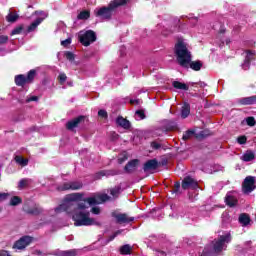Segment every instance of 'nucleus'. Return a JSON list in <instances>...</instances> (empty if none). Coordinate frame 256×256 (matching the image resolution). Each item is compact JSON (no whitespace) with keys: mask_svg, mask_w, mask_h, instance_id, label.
<instances>
[{"mask_svg":"<svg viewBox=\"0 0 256 256\" xmlns=\"http://www.w3.org/2000/svg\"><path fill=\"white\" fill-rule=\"evenodd\" d=\"M84 195V193L68 194L64 198V203L61 204L56 211H64L68 213V215H75V213H77V201H81Z\"/></svg>","mask_w":256,"mask_h":256,"instance_id":"f03ea898","label":"nucleus"},{"mask_svg":"<svg viewBox=\"0 0 256 256\" xmlns=\"http://www.w3.org/2000/svg\"><path fill=\"white\" fill-rule=\"evenodd\" d=\"M190 85H191V87H196V85H198V87H201V88L207 87V84H205V82H201V81L191 82Z\"/></svg>","mask_w":256,"mask_h":256,"instance_id":"8fccbe9b","label":"nucleus"},{"mask_svg":"<svg viewBox=\"0 0 256 256\" xmlns=\"http://www.w3.org/2000/svg\"><path fill=\"white\" fill-rule=\"evenodd\" d=\"M239 223L246 227V225H249L251 223V217H249L246 213H242L239 216Z\"/></svg>","mask_w":256,"mask_h":256,"instance_id":"bb28decb","label":"nucleus"},{"mask_svg":"<svg viewBox=\"0 0 256 256\" xmlns=\"http://www.w3.org/2000/svg\"><path fill=\"white\" fill-rule=\"evenodd\" d=\"M23 29H25V26L20 24L11 31V35H21V33H23Z\"/></svg>","mask_w":256,"mask_h":256,"instance_id":"72a5a7b5","label":"nucleus"},{"mask_svg":"<svg viewBox=\"0 0 256 256\" xmlns=\"http://www.w3.org/2000/svg\"><path fill=\"white\" fill-rule=\"evenodd\" d=\"M21 203H23V199L19 196H13L11 199H10V203L9 205L11 207H17V205H21Z\"/></svg>","mask_w":256,"mask_h":256,"instance_id":"7c9ffc66","label":"nucleus"},{"mask_svg":"<svg viewBox=\"0 0 256 256\" xmlns=\"http://www.w3.org/2000/svg\"><path fill=\"white\" fill-rule=\"evenodd\" d=\"M181 187L184 191H187L188 189L195 191V189H199V182L191 176H185L182 180Z\"/></svg>","mask_w":256,"mask_h":256,"instance_id":"9b49d317","label":"nucleus"},{"mask_svg":"<svg viewBox=\"0 0 256 256\" xmlns=\"http://www.w3.org/2000/svg\"><path fill=\"white\" fill-rule=\"evenodd\" d=\"M136 115H138V117H140V119H145V117H146L144 110H137Z\"/></svg>","mask_w":256,"mask_h":256,"instance_id":"6e6d98bb","label":"nucleus"},{"mask_svg":"<svg viewBox=\"0 0 256 256\" xmlns=\"http://www.w3.org/2000/svg\"><path fill=\"white\" fill-rule=\"evenodd\" d=\"M36 255L41 256L43 255V252L41 250L36 251Z\"/></svg>","mask_w":256,"mask_h":256,"instance_id":"0e129e2a","label":"nucleus"},{"mask_svg":"<svg viewBox=\"0 0 256 256\" xmlns=\"http://www.w3.org/2000/svg\"><path fill=\"white\" fill-rule=\"evenodd\" d=\"M65 57L68 61H75V54H73V52L66 51Z\"/></svg>","mask_w":256,"mask_h":256,"instance_id":"49530a36","label":"nucleus"},{"mask_svg":"<svg viewBox=\"0 0 256 256\" xmlns=\"http://www.w3.org/2000/svg\"><path fill=\"white\" fill-rule=\"evenodd\" d=\"M35 77H37V70H30L26 76V81L28 82V84L33 83V81H35Z\"/></svg>","mask_w":256,"mask_h":256,"instance_id":"c756f323","label":"nucleus"},{"mask_svg":"<svg viewBox=\"0 0 256 256\" xmlns=\"http://www.w3.org/2000/svg\"><path fill=\"white\" fill-rule=\"evenodd\" d=\"M253 159H255V154L251 151L246 152L243 155V161L249 162V161H253Z\"/></svg>","mask_w":256,"mask_h":256,"instance_id":"4c0bfd02","label":"nucleus"},{"mask_svg":"<svg viewBox=\"0 0 256 256\" xmlns=\"http://www.w3.org/2000/svg\"><path fill=\"white\" fill-rule=\"evenodd\" d=\"M25 187H29V179H21L18 184V189H25Z\"/></svg>","mask_w":256,"mask_h":256,"instance_id":"79ce46f5","label":"nucleus"},{"mask_svg":"<svg viewBox=\"0 0 256 256\" xmlns=\"http://www.w3.org/2000/svg\"><path fill=\"white\" fill-rule=\"evenodd\" d=\"M137 167H139V159L130 160L124 167L125 173H135L137 171Z\"/></svg>","mask_w":256,"mask_h":256,"instance_id":"dca6fc26","label":"nucleus"},{"mask_svg":"<svg viewBox=\"0 0 256 256\" xmlns=\"http://www.w3.org/2000/svg\"><path fill=\"white\" fill-rule=\"evenodd\" d=\"M160 165L161 163H159L156 158L150 159L144 163L143 171L145 173H147V171H155V169H159Z\"/></svg>","mask_w":256,"mask_h":256,"instance_id":"2eb2a0df","label":"nucleus"},{"mask_svg":"<svg viewBox=\"0 0 256 256\" xmlns=\"http://www.w3.org/2000/svg\"><path fill=\"white\" fill-rule=\"evenodd\" d=\"M192 69V71H201V68L203 67V62H201V60L198 61H192L190 60L189 64H188V69Z\"/></svg>","mask_w":256,"mask_h":256,"instance_id":"5701e85b","label":"nucleus"},{"mask_svg":"<svg viewBox=\"0 0 256 256\" xmlns=\"http://www.w3.org/2000/svg\"><path fill=\"white\" fill-rule=\"evenodd\" d=\"M219 255L215 250H209L207 248H204L202 254L200 256H217Z\"/></svg>","mask_w":256,"mask_h":256,"instance_id":"58836bf2","label":"nucleus"},{"mask_svg":"<svg viewBox=\"0 0 256 256\" xmlns=\"http://www.w3.org/2000/svg\"><path fill=\"white\" fill-rule=\"evenodd\" d=\"M17 19H19V14H13L10 12L6 16V21H8V23H15L17 21Z\"/></svg>","mask_w":256,"mask_h":256,"instance_id":"f704fd0d","label":"nucleus"},{"mask_svg":"<svg viewBox=\"0 0 256 256\" xmlns=\"http://www.w3.org/2000/svg\"><path fill=\"white\" fill-rule=\"evenodd\" d=\"M161 255H167V253H165V251H160Z\"/></svg>","mask_w":256,"mask_h":256,"instance_id":"774afa93","label":"nucleus"},{"mask_svg":"<svg viewBox=\"0 0 256 256\" xmlns=\"http://www.w3.org/2000/svg\"><path fill=\"white\" fill-rule=\"evenodd\" d=\"M239 145H245L247 143V136H240L237 138Z\"/></svg>","mask_w":256,"mask_h":256,"instance_id":"3c124183","label":"nucleus"},{"mask_svg":"<svg viewBox=\"0 0 256 256\" xmlns=\"http://www.w3.org/2000/svg\"><path fill=\"white\" fill-rule=\"evenodd\" d=\"M98 117H100L101 119H107V117H109V114H107V110H99L98 111Z\"/></svg>","mask_w":256,"mask_h":256,"instance_id":"a18cd8bd","label":"nucleus"},{"mask_svg":"<svg viewBox=\"0 0 256 256\" xmlns=\"http://www.w3.org/2000/svg\"><path fill=\"white\" fill-rule=\"evenodd\" d=\"M111 215L116 219V223H119V225H123V223H133V221H135V217H129L127 213H117L114 211Z\"/></svg>","mask_w":256,"mask_h":256,"instance_id":"f8f14e48","label":"nucleus"},{"mask_svg":"<svg viewBox=\"0 0 256 256\" xmlns=\"http://www.w3.org/2000/svg\"><path fill=\"white\" fill-rule=\"evenodd\" d=\"M33 243V237L31 236H22L19 240H17L12 249H18L19 251H23V249L29 247Z\"/></svg>","mask_w":256,"mask_h":256,"instance_id":"9d476101","label":"nucleus"},{"mask_svg":"<svg viewBox=\"0 0 256 256\" xmlns=\"http://www.w3.org/2000/svg\"><path fill=\"white\" fill-rule=\"evenodd\" d=\"M91 213H93V215H99L101 213V208H99V207H92Z\"/></svg>","mask_w":256,"mask_h":256,"instance_id":"5fc2aeb1","label":"nucleus"},{"mask_svg":"<svg viewBox=\"0 0 256 256\" xmlns=\"http://www.w3.org/2000/svg\"><path fill=\"white\" fill-rule=\"evenodd\" d=\"M225 243H231V234L221 235L212 241L213 251L219 255L225 247Z\"/></svg>","mask_w":256,"mask_h":256,"instance_id":"423d86ee","label":"nucleus"},{"mask_svg":"<svg viewBox=\"0 0 256 256\" xmlns=\"http://www.w3.org/2000/svg\"><path fill=\"white\" fill-rule=\"evenodd\" d=\"M22 209L24 213H27V215H41V213H43V208L37 204L32 207H30L28 204H25Z\"/></svg>","mask_w":256,"mask_h":256,"instance_id":"4468645a","label":"nucleus"},{"mask_svg":"<svg viewBox=\"0 0 256 256\" xmlns=\"http://www.w3.org/2000/svg\"><path fill=\"white\" fill-rule=\"evenodd\" d=\"M71 41H72L71 38H67L66 40H62L61 41L62 47H68L69 45H71Z\"/></svg>","mask_w":256,"mask_h":256,"instance_id":"603ef678","label":"nucleus"},{"mask_svg":"<svg viewBox=\"0 0 256 256\" xmlns=\"http://www.w3.org/2000/svg\"><path fill=\"white\" fill-rule=\"evenodd\" d=\"M255 54L253 53V51L251 50H247L246 51V57L244 59V63L242 65L243 69L247 70L249 69L250 65H251V61L255 60Z\"/></svg>","mask_w":256,"mask_h":256,"instance_id":"f3484780","label":"nucleus"},{"mask_svg":"<svg viewBox=\"0 0 256 256\" xmlns=\"http://www.w3.org/2000/svg\"><path fill=\"white\" fill-rule=\"evenodd\" d=\"M86 120L87 116L85 115H80L76 118H73L66 123V129L68 131H74L75 129H77V127H79V125H84Z\"/></svg>","mask_w":256,"mask_h":256,"instance_id":"1a4fd4ad","label":"nucleus"},{"mask_svg":"<svg viewBox=\"0 0 256 256\" xmlns=\"http://www.w3.org/2000/svg\"><path fill=\"white\" fill-rule=\"evenodd\" d=\"M58 81L61 85H65V81H67V74L65 73H60L58 75Z\"/></svg>","mask_w":256,"mask_h":256,"instance_id":"37998d69","label":"nucleus"},{"mask_svg":"<svg viewBox=\"0 0 256 256\" xmlns=\"http://www.w3.org/2000/svg\"><path fill=\"white\" fill-rule=\"evenodd\" d=\"M200 137H205V131L200 132Z\"/></svg>","mask_w":256,"mask_h":256,"instance_id":"69168bd1","label":"nucleus"},{"mask_svg":"<svg viewBox=\"0 0 256 256\" xmlns=\"http://www.w3.org/2000/svg\"><path fill=\"white\" fill-rule=\"evenodd\" d=\"M15 161L22 167H27V165H29V160L27 158H23L22 156H16Z\"/></svg>","mask_w":256,"mask_h":256,"instance_id":"2f4dec72","label":"nucleus"},{"mask_svg":"<svg viewBox=\"0 0 256 256\" xmlns=\"http://www.w3.org/2000/svg\"><path fill=\"white\" fill-rule=\"evenodd\" d=\"M60 256H77V250H66L59 253Z\"/></svg>","mask_w":256,"mask_h":256,"instance_id":"e433bc0d","label":"nucleus"},{"mask_svg":"<svg viewBox=\"0 0 256 256\" xmlns=\"http://www.w3.org/2000/svg\"><path fill=\"white\" fill-rule=\"evenodd\" d=\"M7 197H9L8 193H1L0 192V201H6Z\"/></svg>","mask_w":256,"mask_h":256,"instance_id":"13d9d810","label":"nucleus"},{"mask_svg":"<svg viewBox=\"0 0 256 256\" xmlns=\"http://www.w3.org/2000/svg\"><path fill=\"white\" fill-rule=\"evenodd\" d=\"M191 114V105L185 102L181 108V117L182 119H187Z\"/></svg>","mask_w":256,"mask_h":256,"instance_id":"4be33fe9","label":"nucleus"},{"mask_svg":"<svg viewBox=\"0 0 256 256\" xmlns=\"http://www.w3.org/2000/svg\"><path fill=\"white\" fill-rule=\"evenodd\" d=\"M32 101H39V97L31 96V97L26 99V103H31Z\"/></svg>","mask_w":256,"mask_h":256,"instance_id":"4d7b16f0","label":"nucleus"},{"mask_svg":"<svg viewBox=\"0 0 256 256\" xmlns=\"http://www.w3.org/2000/svg\"><path fill=\"white\" fill-rule=\"evenodd\" d=\"M172 86L174 89H179L180 91H189V86L183 82L173 81Z\"/></svg>","mask_w":256,"mask_h":256,"instance_id":"a878e982","label":"nucleus"},{"mask_svg":"<svg viewBox=\"0 0 256 256\" xmlns=\"http://www.w3.org/2000/svg\"><path fill=\"white\" fill-rule=\"evenodd\" d=\"M174 55L180 67H183L184 69H189V63L191 62L192 56L191 51H189V48H187V44H185V42L179 40L175 44Z\"/></svg>","mask_w":256,"mask_h":256,"instance_id":"f257e3e1","label":"nucleus"},{"mask_svg":"<svg viewBox=\"0 0 256 256\" xmlns=\"http://www.w3.org/2000/svg\"><path fill=\"white\" fill-rule=\"evenodd\" d=\"M239 105H256V95L238 99Z\"/></svg>","mask_w":256,"mask_h":256,"instance_id":"6ab92c4d","label":"nucleus"},{"mask_svg":"<svg viewBox=\"0 0 256 256\" xmlns=\"http://www.w3.org/2000/svg\"><path fill=\"white\" fill-rule=\"evenodd\" d=\"M127 159H129V154H127V152H122L118 158V163L119 165H123V163H125V161H127Z\"/></svg>","mask_w":256,"mask_h":256,"instance_id":"c9c22d12","label":"nucleus"},{"mask_svg":"<svg viewBox=\"0 0 256 256\" xmlns=\"http://www.w3.org/2000/svg\"><path fill=\"white\" fill-rule=\"evenodd\" d=\"M9 41V36L1 35L0 36V45H4V43H7Z\"/></svg>","mask_w":256,"mask_h":256,"instance_id":"864d4df0","label":"nucleus"},{"mask_svg":"<svg viewBox=\"0 0 256 256\" xmlns=\"http://www.w3.org/2000/svg\"><path fill=\"white\" fill-rule=\"evenodd\" d=\"M109 175H114L113 171H109V170H101L99 172L96 173V179H101V177H109Z\"/></svg>","mask_w":256,"mask_h":256,"instance_id":"473e14b6","label":"nucleus"},{"mask_svg":"<svg viewBox=\"0 0 256 256\" xmlns=\"http://www.w3.org/2000/svg\"><path fill=\"white\" fill-rule=\"evenodd\" d=\"M91 17V11L83 10L77 15L79 21H87Z\"/></svg>","mask_w":256,"mask_h":256,"instance_id":"cd10ccee","label":"nucleus"},{"mask_svg":"<svg viewBox=\"0 0 256 256\" xmlns=\"http://www.w3.org/2000/svg\"><path fill=\"white\" fill-rule=\"evenodd\" d=\"M139 103H140L139 99L130 100V105H139Z\"/></svg>","mask_w":256,"mask_h":256,"instance_id":"680f3d73","label":"nucleus"},{"mask_svg":"<svg viewBox=\"0 0 256 256\" xmlns=\"http://www.w3.org/2000/svg\"><path fill=\"white\" fill-rule=\"evenodd\" d=\"M79 189H83L81 181L66 182L58 186V191H79Z\"/></svg>","mask_w":256,"mask_h":256,"instance_id":"6e6552de","label":"nucleus"},{"mask_svg":"<svg viewBox=\"0 0 256 256\" xmlns=\"http://www.w3.org/2000/svg\"><path fill=\"white\" fill-rule=\"evenodd\" d=\"M116 123L119 127H122V129H131V122L126 118H123V116H118Z\"/></svg>","mask_w":256,"mask_h":256,"instance_id":"412c9836","label":"nucleus"},{"mask_svg":"<svg viewBox=\"0 0 256 256\" xmlns=\"http://www.w3.org/2000/svg\"><path fill=\"white\" fill-rule=\"evenodd\" d=\"M79 41L84 45V47H89L91 43H95L97 41V34H95V31L93 30H88L79 37Z\"/></svg>","mask_w":256,"mask_h":256,"instance_id":"0eeeda50","label":"nucleus"},{"mask_svg":"<svg viewBox=\"0 0 256 256\" xmlns=\"http://www.w3.org/2000/svg\"><path fill=\"white\" fill-rule=\"evenodd\" d=\"M120 255H131V251H133V247L131 245L126 244L120 247L119 249Z\"/></svg>","mask_w":256,"mask_h":256,"instance_id":"c85d7f7f","label":"nucleus"},{"mask_svg":"<svg viewBox=\"0 0 256 256\" xmlns=\"http://www.w3.org/2000/svg\"><path fill=\"white\" fill-rule=\"evenodd\" d=\"M117 235H119V231H117L114 234H112L111 236H109L108 243L113 241L115 239V237H117Z\"/></svg>","mask_w":256,"mask_h":256,"instance_id":"bf43d9fd","label":"nucleus"},{"mask_svg":"<svg viewBox=\"0 0 256 256\" xmlns=\"http://www.w3.org/2000/svg\"><path fill=\"white\" fill-rule=\"evenodd\" d=\"M242 188L244 193H251L252 191H255V177L253 176L246 177L242 184Z\"/></svg>","mask_w":256,"mask_h":256,"instance_id":"ddd939ff","label":"nucleus"},{"mask_svg":"<svg viewBox=\"0 0 256 256\" xmlns=\"http://www.w3.org/2000/svg\"><path fill=\"white\" fill-rule=\"evenodd\" d=\"M225 204L228 206V207H237L238 203H239V200L237 199V197L233 196V195H229L227 194L225 196Z\"/></svg>","mask_w":256,"mask_h":256,"instance_id":"a211bd4d","label":"nucleus"},{"mask_svg":"<svg viewBox=\"0 0 256 256\" xmlns=\"http://www.w3.org/2000/svg\"><path fill=\"white\" fill-rule=\"evenodd\" d=\"M40 23H43V18H37L34 22H32L27 28V33H33V31L39 27Z\"/></svg>","mask_w":256,"mask_h":256,"instance_id":"393cba45","label":"nucleus"},{"mask_svg":"<svg viewBox=\"0 0 256 256\" xmlns=\"http://www.w3.org/2000/svg\"><path fill=\"white\" fill-rule=\"evenodd\" d=\"M0 256H11V254L7 250H0Z\"/></svg>","mask_w":256,"mask_h":256,"instance_id":"052dcab7","label":"nucleus"},{"mask_svg":"<svg viewBox=\"0 0 256 256\" xmlns=\"http://www.w3.org/2000/svg\"><path fill=\"white\" fill-rule=\"evenodd\" d=\"M120 193H121V186H116L110 190V195H112V197H119Z\"/></svg>","mask_w":256,"mask_h":256,"instance_id":"a19ab883","label":"nucleus"},{"mask_svg":"<svg viewBox=\"0 0 256 256\" xmlns=\"http://www.w3.org/2000/svg\"><path fill=\"white\" fill-rule=\"evenodd\" d=\"M14 81L17 87H25V85L29 84V82H27L26 76L23 74L16 75Z\"/></svg>","mask_w":256,"mask_h":256,"instance_id":"aec40b11","label":"nucleus"},{"mask_svg":"<svg viewBox=\"0 0 256 256\" xmlns=\"http://www.w3.org/2000/svg\"><path fill=\"white\" fill-rule=\"evenodd\" d=\"M192 135H195V131L187 130L186 132H184V134L182 136L183 141H189V139H191Z\"/></svg>","mask_w":256,"mask_h":256,"instance_id":"ea45409f","label":"nucleus"},{"mask_svg":"<svg viewBox=\"0 0 256 256\" xmlns=\"http://www.w3.org/2000/svg\"><path fill=\"white\" fill-rule=\"evenodd\" d=\"M173 129H177V124H174L173 126H171V127L169 128L170 131H173Z\"/></svg>","mask_w":256,"mask_h":256,"instance_id":"e2e57ef3","label":"nucleus"},{"mask_svg":"<svg viewBox=\"0 0 256 256\" xmlns=\"http://www.w3.org/2000/svg\"><path fill=\"white\" fill-rule=\"evenodd\" d=\"M219 33H225V29H220Z\"/></svg>","mask_w":256,"mask_h":256,"instance_id":"338daca9","label":"nucleus"},{"mask_svg":"<svg viewBox=\"0 0 256 256\" xmlns=\"http://www.w3.org/2000/svg\"><path fill=\"white\" fill-rule=\"evenodd\" d=\"M150 146L152 149H154V151H159V149L162 147L161 143H159L157 141H152L150 143Z\"/></svg>","mask_w":256,"mask_h":256,"instance_id":"c03bdc74","label":"nucleus"},{"mask_svg":"<svg viewBox=\"0 0 256 256\" xmlns=\"http://www.w3.org/2000/svg\"><path fill=\"white\" fill-rule=\"evenodd\" d=\"M129 1L130 0H112V1H110V4L116 11L118 9V7H125V5H127V3H129Z\"/></svg>","mask_w":256,"mask_h":256,"instance_id":"b1692460","label":"nucleus"},{"mask_svg":"<svg viewBox=\"0 0 256 256\" xmlns=\"http://www.w3.org/2000/svg\"><path fill=\"white\" fill-rule=\"evenodd\" d=\"M246 123L249 127H255V118L254 117H248L246 119Z\"/></svg>","mask_w":256,"mask_h":256,"instance_id":"de8ad7c7","label":"nucleus"},{"mask_svg":"<svg viewBox=\"0 0 256 256\" xmlns=\"http://www.w3.org/2000/svg\"><path fill=\"white\" fill-rule=\"evenodd\" d=\"M75 227H89L91 225H97L95 219L91 218V212L89 210L76 211L72 215Z\"/></svg>","mask_w":256,"mask_h":256,"instance_id":"7ed1b4c3","label":"nucleus"},{"mask_svg":"<svg viewBox=\"0 0 256 256\" xmlns=\"http://www.w3.org/2000/svg\"><path fill=\"white\" fill-rule=\"evenodd\" d=\"M109 199V195L107 194H101V195H97V196H92V197H88V198H83L80 201L83 202H78L76 204V211H87V209H89V206H93V205H101V203H105V201H107ZM88 203V205L86 204Z\"/></svg>","mask_w":256,"mask_h":256,"instance_id":"20e7f679","label":"nucleus"},{"mask_svg":"<svg viewBox=\"0 0 256 256\" xmlns=\"http://www.w3.org/2000/svg\"><path fill=\"white\" fill-rule=\"evenodd\" d=\"M113 13H115V8L111 3H109L108 6L94 10L95 17H99L104 21H111V19H113Z\"/></svg>","mask_w":256,"mask_h":256,"instance_id":"39448f33","label":"nucleus"},{"mask_svg":"<svg viewBox=\"0 0 256 256\" xmlns=\"http://www.w3.org/2000/svg\"><path fill=\"white\" fill-rule=\"evenodd\" d=\"M179 189H181V182H175L171 193H179Z\"/></svg>","mask_w":256,"mask_h":256,"instance_id":"09e8293b","label":"nucleus"}]
</instances>
